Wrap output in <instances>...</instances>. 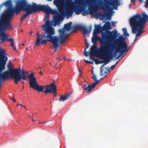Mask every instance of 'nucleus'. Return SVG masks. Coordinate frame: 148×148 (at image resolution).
Here are the masks:
<instances>
[{
  "label": "nucleus",
  "mask_w": 148,
  "mask_h": 148,
  "mask_svg": "<svg viewBox=\"0 0 148 148\" xmlns=\"http://www.w3.org/2000/svg\"><path fill=\"white\" fill-rule=\"evenodd\" d=\"M148 20V15L145 12L137 14L131 17L129 22L132 28V32L136 34L135 37L140 36L143 32L146 23Z\"/></svg>",
  "instance_id": "obj_1"
},
{
  "label": "nucleus",
  "mask_w": 148,
  "mask_h": 148,
  "mask_svg": "<svg viewBox=\"0 0 148 148\" xmlns=\"http://www.w3.org/2000/svg\"><path fill=\"white\" fill-rule=\"evenodd\" d=\"M64 2V0H55L54 1V4L56 5L58 8V12L53 15V19L51 21L49 20V14H46L44 19L45 23L44 25H47V22L49 23V25H53L56 26L57 25H59L61 23V21L64 18L66 17V16L69 15V13L65 11V8H64L62 5V3Z\"/></svg>",
  "instance_id": "obj_2"
},
{
  "label": "nucleus",
  "mask_w": 148,
  "mask_h": 148,
  "mask_svg": "<svg viewBox=\"0 0 148 148\" xmlns=\"http://www.w3.org/2000/svg\"><path fill=\"white\" fill-rule=\"evenodd\" d=\"M8 60V57L5 56V52L2 50L0 51V87L2 84V81L11 78L15 79L18 72V69H13L10 67H8V71L1 73V72L5 69V66Z\"/></svg>",
  "instance_id": "obj_3"
},
{
  "label": "nucleus",
  "mask_w": 148,
  "mask_h": 148,
  "mask_svg": "<svg viewBox=\"0 0 148 148\" xmlns=\"http://www.w3.org/2000/svg\"><path fill=\"white\" fill-rule=\"evenodd\" d=\"M33 6L28 4L25 0H17L16 3L15 8L13 9V12H9L11 21L14 16V13L17 15L19 14L21 10L26 11V13L23 14L21 18L20 21L22 22L24 19L28 17L29 15L32 12H35Z\"/></svg>",
  "instance_id": "obj_4"
},
{
  "label": "nucleus",
  "mask_w": 148,
  "mask_h": 148,
  "mask_svg": "<svg viewBox=\"0 0 148 148\" xmlns=\"http://www.w3.org/2000/svg\"><path fill=\"white\" fill-rule=\"evenodd\" d=\"M98 55L99 58L104 60L99 61V64L104 63V64H103L100 68V75L103 76L107 72L105 71L103 73L102 67L105 65L108 64L110 60L113 58V56L112 54L110 53L108 51L107 48L105 49L103 47H102L100 48H99Z\"/></svg>",
  "instance_id": "obj_5"
},
{
  "label": "nucleus",
  "mask_w": 148,
  "mask_h": 148,
  "mask_svg": "<svg viewBox=\"0 0 148 148\" xmlns=\"http://www.w3.org/2000/svg\"><path fill=\"white\" fill-rule=\"evenodd\" d=\"M76 5L74 8V10H72L69 8H65V11L69 13V15L66 16V17H69L72 15L73 13L75 12L77 15H78L81 12L83 16H85L89 14L88 10H85L84 8L83 7L85 5V3L84 0H77L75 2Z\"/></svg>",
  "instance_id": "obj_6"
},
{
  "label": "nucleus",
  "mask_w": 148,
  "mask_h": 148,
  "mask_svg": "<svg viewBox=\"0 0 148 148\" xmlns=\"http://www.w3.org/2000/svg\"><path fill=\"white\" fill-rule=\"evenodd\" d=\"M28 78L29 79V87L34 89L39 92H44L43 90L46 88V89L50 84L44 86L39 85L38 84L36 80V78L34 75V73H32L28 75Z\"/></svg>",
  "instance_id": "obj_7"
},
{
  "label": "nucleus",
  "mask_w": 148,
  "mask_h": 148,
  "mask_svg": "<svg viewBox=\"0 0 148 148\" xmlns=\"http://www.w3.org/2000/svg\"><path fill=\"white\" fill-rule=\"evenodd\" d=\"M11 20L1 17L0 18V37H8L5 33V29L12 30L13 27L10 21Z\"/></svg>",
  "instance_id": "obj_8"
},
{
  "label": "nucleus",
  "mask_w": 148,
  "mask_h": 148,
  "mask_svg": "<svg viewBox=\"0 0 148 148\" xmlns=\"http://www.w3.org/2000/svg\"><path fill=\"white\" fill-rule=\"evenodd\" d=\"M47 41L52 44L53 45L51 48L54 49V52L57 51V49L59 46L69 40V38H47Z\"/></svg>",
  "instance_id": "obj_9"
},
{
  "label": "nucleus",
  "mask_w": 148,
  "mask_h": 148,
  "mask_svg": "<svg viewBox=\"0 0 148 148\" xmlns=\"http://www.w3.org/2000/svg\"><path fill=\"white\" fill-rule=\"evenodd\" d=\"M115 41V44L118 47L121 49L120 52V55L116 58L118 59L124 53H127L129 49L130 48V47H127V43L125 40L123 39H125L126 38H118Z\"/></svg>",
  "instance_id": "obj_10"
},
{
  "label": "nucleus",
  "mask_w": 148,
  "mask_h": 148,
  "mask_svg": "<svg viewBox=\"0 0 148 148\" xmlns=\"http://www.w3.org/2000/svg\"><path fill=\"white\" fill-rule=\"evenodd\" d=\"M33 8H34L35 12L42 11L46 14L50 13L51 14H54L58 12V11L56 9H51L48 5H36V3L32 4Z\"/></svg>",
  "instance_id": "obj_11"
},
{
  "label": "nucleus",
  "mask_w": 148,
  "mask_h": 148,
  "mask_svg": "<svg viewBox=\"0 0 148 148\" xmlns=\"http://www.w3.org/2000/svg\"><path fill=\"white\" fill-rule=\"evenodd\" d=\"M47 25H41L42 30L45 32L41 37H58L56 36H53L55 34V31L54 28L51 26L52 25H49V23L47 22Z\"/></svg>",
  "instance_id": "obj_12"
},
{
  "label": "nucleus",
  "mask_w": 148,
  "mask_h": 148,
  "mask_svg": "<svg viewBox=\"0 0 148 148\" xmlns=\"http://www.w3.org/2000/svg\"><path fill=\"white\" fill-rule=\"evenodd\" d=\"M100 33L101 34V37H117L118 35L117 31L116 29H114L112 32L106 31L104 32L94 30L92 37H100L98 36V34Z\"/></svg>",
  "instance_id": "obj_13"
},
{
  "label": "nucleus",
  "mask_w": 148,
  "mask_h": 148,
  "mask_svg": "<svg viewBox=\"0 0 148 148\" xmlns=\"http://www.w3.org/2000/svg\"><path fill=\"white\" fill-rule=\"evenodd\" d=\"M4 5L7 8L6 9L4 12L2 14L1 16V18H4L7 19L11 20L10 18L9 12H13V9L15 8V7L12 8V2L11 0H8L5 2L4 3Z\"/></svg>",
  "instance_id": "obj_14"
},
{
  "label": "nucleus",
  "mask_w": 148,
  "mask_h": 148,
  "mask_svg": "<svg viewBox=\"0 0 148 148\" xmlns=\"http://www.w3.org/2000/svg\"><path fill=\"white\" fill-rule=\"evenodd\" d=\"M92 42L93 45H96L97 41H99L101 45L99 47L100 48L102 47H104L105 49L107 48L106 45L109 42V39H115L117 38H92Z\"/></svg>",
  "instance_id": "obj_15"
},
{
  "label": "nucleus",
  "mask_w": 148,
  "mask_h": 148,
  "mask_svg": "<svg viewBox=\"0 0 148 148\" xmlns=\"http://www.w3.org/2000/svg\"><path fill=\"white\" fill-rule=\"evenodd\" d=\"M85 44L86 45V47L84 49V56L86 57L88 56L89 54V53L96 54L98 50V48L97 46L93 45L91 47L89 51H86V50L88 48L89 44L87 42V40L86 38L85 39Z\"/></svg>",
  "instance_id": "obj_16"
},
{
  "label": "nucleus",
  "mask_w": 148,
  "mask_h": 148,
  "mask_svg": "<svg viewBox=\"0 0 148 148\" xmlns=\"http://www.w3.org/2000/svg\"><path fill=\"white\" fill-rule=\"evenodd\" d=\"M22 74H21V70L20 68H18V72L17 74H16V77H15V79L14 81L15 83L17 84L19 81H21V79L23 80H25L27 78H28V76L27 75V71H22Z\"/></svg>",
  "instance_id": "obj_17"
},
{
  "label": "nucleus",
  "mask_w": 148,
  "mask_h": 148,
  "mask_svg": "<svg viewBox=\"0 0 148 148\" xmlns=\"http://www.w3.org/2000/svg\"><path fill=\"white\" fill-rule=\"evenodd\" d=\"M54 82L50 84V86H48L47 89L44 91L46 94L48 93L53 92V96L56 97L57 96L56 95V86L54 84Z\"/></svg>",
  "instance_id": "obj_18"
},
{
  "label": "nucleus",
  "mask_w": 148,
  "mask_h": 148,
  "mask_svg": "<svg viewBox=\"0 0 148 148\" xmlns=\"http://www.w3.org/2000/svg\"><path fill=\"white\" fill-rule=\"evenodd\" d=\"M98 83L99 81H96V82L92 83V84L88 85L87 86V84H85L84 85V88L83 89L86 90L88 93L90 92L95 88L96 85Z\"/></svg>",
  "instance_id": "obj_19"
},
{
  "label": "nucleus",
  "mask_w": 148,
  "mask_h": 148,
  "mask_svg": "<svg viewBox=\"0 0 148 148\" xmlns=\"http://www.w3.org/2000/svg\"><path fill=\"white\" fill-rule=\"evenodd\" d=\"M106 46L107 47V48L108 49V51L110 53H111L113 55V56L114 57L117 54V52H119L120 54V51L121 50V49L119 48V47H118V48L116 49V51H114V53H113V51L112 50L114 49H115V46L114 45H112V47H111V50H110L109 49V46L108 45H106Z\"/></svg>",
  "instance_id": "obj_20"
},
{
  "label": "nucleus",
  "mask_w": 148,
  "mask_h": 148,
  "mask_svg": "<svg viewBox=\"0 0 148 148\" xmlns=\"http://www.w3.org/2000/svg\"><path fill=\"white\" fill-rule=\"evenodd\" d=\"M43 38H37L36 41L35 42L36 46H39L40 44L43 45L45 44L46 42L47 41V39H42Z\"/></svg>",
  "instance_id": "obj_21"
},
{
  "label": "nucleus",
  "mask_w": 148,
  "mask_h": 148,
  "mask_svg": "<svg viewBox=\"0 0 148 148\" xmlns=\"http://www.w3.org/2000/svg\"><path fill=\"white\" fill-rule=\"evenodd\" d=\"M81 29L83 30V34L86 35L90 33L92 29V26H90L89 28L87 29L85 27L81 26Z\"/></svg>",
  "instance_id": "obj_22"
},
{
  "label": "nucleus",
  "mask_w": 148,
  "mask_h": 148,
  "mask_svg": "<svg viewBox=\"0 0 148 148\" xmlns=\"http://www.w3.org/2000/svg\"><path fill=\"white\" fill-rule=\"evenodd\" d=\"M123 35H121L120 34L117 32V37H128L129 36V34L127 32L126 28H124L122 29Z\"/></svg>",
  "instance_id": "obj_23"
},
{
  "label": "nucleus",
  "mask_w": 148,
  "mask_h": 148,
  "mask_svg": "<svg viewBox=\"0 0 148 148\" xmlns=\"http://www.w3.org/2000/svg\"><path fill=\"white\" fill-rule=\"evenodd\" d=\"M110 3H109L110 6H112L114 8L115 10H116L117 8L116 7L119 5V1L118 0H110Z\"/></svg>",
  "instance_id": "obj_24"
},
{
  "label": "nucleus",
  "mask_w": 148,
  "mask_h": 148,
  "mask_svg": "<svg viewBox=\"0 0 148 148\" xmlns=\"http://www.w3.org/2000/svg\"><path fill=\"white\" fill-rule=\"evenodd\" d=\"M103 31H109L112 29L110 23L109 22H107L103 26Z\"/></svg>",
  "instance_id": "obj_25"
},
{
  "label": "nucleus",
  "mask_w": 148,
  "mask_h": 148,
  "mask_svg": "<svg viewBox=\"0 0 148 148\" xmlns=\"http://www.w3.org/2000/svg\"><path fill=\"white\" fill-rule=\"evenodd\" d=\"M72 24V23L71 22H69L68 23L65 24L64 25V29L66 31H70L71 28V25Z\"/></svg>",
  "instance_id": "obj_26"
},
{
  "label": "nucleus",
  "mask_w": 148,
  "mask_h": 148,
  "mask_svg": "<svg viewBox=\"0 0 148 148\" xmlns=\"http://www.w3.org/2000/svg\"><path fill=\"white\" fill-rule=\"evenodd\" d=\"M65 31L66 30L63 28L60 29L59 30L60 35L58 37H68V36H66L65 34Z\"/></svg>",
  "instance_id": "obj_27"
},
{
  "label": "nucleus",
  "mask_w": 148,
  "mask_h": 148,
  "mask_svg": "<svg viewBox=\"0 0 148 148\" xmlns=\"http://www.w3.org/2000/svg\"><path fill=\"white\" fill-rule=\"evenodd\" d=\"M94 30L98 31L101 32H103V27L100 25H95Z\"/></svg>",
  "instance_id": "obj_28"
},
{
  "label": "nucleus",
  "mask_w": 148,
  "mask_h": 148,
  "mask_svg": "<svg viewBox=\"0 0 148 148\" xmlns=\"http://www.w3.org/2000/svg\"><path fill=\"white\" fill-rule=\"evenodd\" d=\"M71 95L69 94L66 95H62L60 97L59 99V101H64L68 99L70 97Z\"/></svg>",
  "instance_id": "obj_29"
},
{
  "label": "nucleus",
  "mask_w": 148,
  "mask_h": 148,
  "mask_svg": "<svg viewBox=\"0 0 148 148\" xmlns=\"http://www.w3.org/2000/svg\"><path fill=\"white\" fill-rule=\"evenodd\" d=\"M97 8L96 7L89 6L88 11L89 14H92L97 10Z\"/></svg>",
  "instance_id": "obj_30"
},
{
  "label": "nucleus",
  "mask_w": 148,
  "mask_h": 148,
  "mask_svg": "<svg viewBox=\"0 0 148 148\" xmlns=\"http://www.w3.org/2000/svg\"><path fill=\"white\" fill-rule=\"evenodd\" d=\"M104 3L106 7L108 10H109L111 9L110 8V5H109V3H110L109 2V0H103Z\"/></svg>",
  "instance_id": "obj_31"
},
{
  "label": "nucleus",
  "mask_w": 148,
  "mask_h": 148,
  "mask_svg": "<svg viewBox=\"0 0 148 148\" xmlns=\"http://www.w3.org/2000/svg\"><path fill=\"white\" fill-rule=\"evenodd\" d=\"M81 25H77L74 26L73 27L71 32H75L78 29H81Z\"/></svg>",
  "instance_id": "obj_32"
},
{
  "label": "nucleus",
  "mask_w": 148,
  "mask_h": 148,
  "mask_svg": "<svg viewBox=\"0 0 148 148\" xmlns=\"http://www.w3.org/2000/svg\"><path fill=\"white\" fill-rule=\"evenodd\" d=\"M11 42V45L13 49L15 50L16 49V47L14 43V39L13 38H11L10 39L9 41Z\"/></svg>",
  "instance_id": "obj_33"
},
{
  "label": "nucleus",
  "mask_w": 148,
  "mask_h": 148,
  "mask_svg": "<svg viewBox=\"0 0 148 148\" xmlns=\"http://www.w3.org/2000/svg\"><path fill=\"white\" fill-rule=\"evenodd\" d=\"M117 62H116V63L115 64H114V65L112 66L110 69H109L108 67H107L106 68V70H108V71L109 72L110 71V69L111 70H113V69L116 66V64H117Z\"/></svg>",
  "instance_id": "obj_34"
},
{
  "label": "nucleus",
  "mask_w": 148,
  "mask_h": 148,
  "mask_svg": "<svg viewBox=\"0 0 148 148\" xmlns=\"http://www.w3.org/2000/svg\"><path fill=\"white\" fill-rule=\"evenodd\" d=\"M89 54L90 55V59L94 61V59H95V58H94V57L95 54L89 53Z\"/></svg>",
  "instance_id": "obj_35"
},
{
  "label": "nucleus",
  "mask_w": 148,
  "mask_h": 148,
  "mask_svg": "<svg viewBox=\"0 0 148 148\" xmlns=\"http://www.w3.org/2000/svg\"><path fill=\"white\" fill-rule=\"evenodd\" d=\"M84 61L87 64H93L94 62H93L89 61L88 60H84Z\"/></svg>",
  "instance_id": "obj_36"
},
{
  "label": "nucleus",
  "mask_w": 148,
  "mask_h": 148,
  "mask_svg": "<svg viewBox=\"0 0 148 148\" xmlns=\"http://www.w3.org/2000/svg\"><path fill=\"white\" fill-rule=\"evenodd\" d=\"M94 61L95 62V63L96 64H99V59L97 58H95L94 59Z\"/></svg>",
  "instance_id": "obj_37"
},
{
  "label": "nucleus",
  "mask_w": 148,
  "mask_h": 148,
  "mask_svg": "<svg viewBox=\"0 0 148 148\" xmlns=\"http://www.w3.org/2000/svg\"><path fill=\"white\" fill-rule=\"evenodd\" d=\"M103 17H106V19H107L109 18V17H110V16H109V15L108 14H106L104 15Z\"/></svg>",
  "instance_id": "obj_38"
},
{
  "label": "nucleus",
  "mask_w": 148,
  "mask_h": 148,
  "mask_svg": "<svg viewBox=\"0 0 148 148\" xmlns=\"http://www.w3.org/2000/svg\"><path fill=\"white\" fill-rule=\"evenodd\" d=\"M92 78L94 81H96L97 80V78L96 76L94 75H93V76H92L91 77Z\"/></svg>",
  "instance_id": "obj_39"
},
{
  "label": "nucleus",
  "mask_w": 148,
  "mask_h": 148,
  "mask_svg": "<svg viewBox=\"0 0 148 148\" xmlns=\"http://www.w3.org/2000/svg\"><path fill=\"white\" fill-rule=\"evenodd\" d=\"M12 64L11 62V61H9L7 65L8 67H11Z\"/></svg>",
  "instance_id": "obj_40"
},
{
  "label": "nucleus",
  "mask_w": 148,
  "mask_h": 148,
  "mask_svg": "<svg viewBox=\"0 0 148 148\" xmlns=\"http://www.w3.org/2000/svg\"><path fill=\"white\" fill-rule=\"evenodd\" d=\"M146 1L145 2L146 5L145 6L146 8H147L148 7V0H146Z\"/></svg>",
  "instance_id": "obj_41"
},
{
  "label": "nucleus",
  "mask_w": 148,
  "mask_h": 148,
  "mask_svg": "<svg viewBox=\"0 0 148 148\" xmlns=\"http://www.w3.org/2000/svg\"><path fill=\"white\" fill-rule=\"evenodd\" d=\"M115 25V23L114 22H112V26L113 27H114Z\"/></svg>",
  "instance_id": "obj_42"
},
{
  "label": "nucleus",
  "mask_w": 148,
  "mask_h": 148,
  "mask_svg": "<svg viewBox=\"0 0 148 148\" xmlns=\"http://www.w3.org/2000/svg\"><path fill=\"white\" fill-rule=\"evenodd\" d=\"M29 117L31 118L32 119V114L31 113H30L29 114Z\"/></svg>",
  "instance_id": "obj_43"
},
{
  "label": "nucleus",
  "mask_w": 148,
  "mask_h": 148,
  "mask_svg": "<svg viewBox=\"0 0 148 148\" xmlns=\"http://www.w3.org/2000/svg\"><path fill=\"white\" fill-rule=\"evenodd\" d=\"M131 2L132 3H133L134 4H135V0H131Z\"/></svg>",
  "instance_id": "obj_44"
},
{
  "label": "nucleus",
  "mask_w": 148,
  "mask_h": 148,
  "mask_svg": "<svg viewBox=\"0 0 148 148\" xmlns=\"http://www.w3.org/2000/svg\"><path fill=\"white\" fill-rule=\"evenodd\" d=\"M3 5H4V3H2L0 5V9L2 8Z\"/></svg>",
  "instance_id": "obj_45"
},
{
  "label": "nucleus",
  "mask_w": 148,
  "mask_h": 148,
  "mask_svg": "<svg viewBox=\"0 0 148 148\" xmlns=\"http://www.w3.org/2000/svg\"><path fill=\"white\" fill-rule=\"evenodd\" d=\"M11 99L12 100H13V101L14 102H16V100H15V99H14V98H11Z\"/></svg>",
  "instance_id": "obj_46"
},
{
  "label": "nucleus",
  "mask_w": 148,
  "mask_h": 148,
  "mask_svg": "<svg viewBox=\"0 0 148 148\" xmlns=\"http://www.w3.org/2000/svg\"><path fill=\"white\" fill-rule=\"evenodd\" d=\"M85 1H86V2L87 3L88 5V6H89L88 0H85Z\"/></svg>",
  "instance_id": "obj_47"
},
{
  "label": "nucleus",
  "mask_w": 148,
  "mask_h": 148,
  "mask_svg": "<svg viewBox=\"0 0 148 148\" xmlns=\"http://www.w3.org/2000/svg\"><path fill=\"white\" fill-rule=\"evenodd\" d=\"M137 38H135L134 40V42L133 43H132V44H133V43H134L135 41L137 40Z\"/></svg>",
  "instance_id": "obj_48"
},
{
  "label": "nucleus",
  "mask_w": 148,
  "mask_h": 148,
  "mask_svg": "<svg viewBox=\"0 0 148 148\" xmlns=\"http://www.w3.org/2000/svg\"><path fill=\"white\" fill-rule=\"evenodd\" d=\"M103 79V77H102V78H100V79H99V80H98L97 81H99V82L101 80Z\"/></svg>",
  "instance_id": "obj_49"
},
{
  "label": "nucleus",
  "mask_w": 148,
  "mask_h": 148,
  "mask_svg": "<svg viewBox=\"0 0 148 148\" xmlns=\"http://www.w3.org/2000/svg\"><path fill=\"white\" fill-rule=\"evenodd\" d=\"M81 70L80 69H79V76H81Z\"/></svg>",
  "instance_id": "obj_50"
},
{
  "label": "nucleus",
  "mask_w": 148,
  "mask_h": 148,
  "mask_svg": "<svg viewBox=\"0 0 148 148\" xmlns=\"http://www.w3.org/2000/svg\"><path fill=\"white\" fill-rule=\"evenodd\" d=\"M143 0H139V1L140 2V3H141L142 2Z\"/></svg>",
  "instance_id": "obj_51"
},
{
  "label": "nucleus",
  "mask_w": 148,
  "mask_h": 148,
  "mask_svg": "<svg viewBox=\"0 0 148 148\" xmlns=\"http://www.w3.org/2000/svg\"><path fill=\"white\" fill-rule=\"evenodd\" d=\"M92 74L93 75H94V72L92 70Z\"/></svg>",
  "instance_id": "obj_52"
},
{
  "label": "nucleus",
  "mask_w": 148,
  "mask_h": 148,
  "mask_svg": "<svg viewBox=\"0 0 148 148\" xmlns=\"http://www.w3.org/2000/svg\"><path fill=\"white\" fill-rule=\"evenodd\" d=\"M18 105H21V106H23L21 105V104H18Z\"/></svg>",
  "instance_id": "obj_53"
},
{
  "label": "nucleus",
  "mask_w": 148,
  "mask_h": 148,
  "mask_svg": "<svg viewBox=\"0 0 148 148\" xmlns=\"http://www.w3.org/2000/svg\"><path fill=\"white\" fill-rule=\"evenodd\" d=\"M39 73L40 74H42V72L41 71H40L39 72Z\"/></svg>",
  "instance_id": "obj_54"
},
{
  "label": "nucleus",
  "mask_w": 148,
  "mask_h": 148,
  "mask_svg": "<svg viewBox=\"0 0 148 148\" xmlns=\"http://www.w3.org/2000/svg\"><path fill=\"white\" fill-rule=\"evenodd\" d=\"M43 123L42 122H39L38 123V124H41V123Z\"/></svg>",
  "instance_id": "obj_55"
},
{
  "label": "nucleus",
  "mask_w": 148,
  "mask_h": 148,
  "mask_svg": "<svg viewBox=\"0 0 148 148\" xmlns=\"http://www.w3.org/2000/svg\"><path fill=\"white\" fill-rule=\"evenodd\" d=\"M28 73H29V72L27 71V74H26L27 75H28Z\"/></svg>",
  "instance_id": "obj_56"
},
{
  "label": "nucleus",
  "mask_w": 148,
  "mask_h": 148,
  "mask_svg": "<svg viewBox=\"0 0 148 148\" xmlns=\"http://www.w3.org/2000/svg\"><path fill=\"white\" fill-rule=\"evenodd\" d=\"M32 120L33 121H35V120H33L32 118Z\"/></svg>",
  "instance_id": "obj_57"
},
{
  "label": "nucleus",
  "mask_w": 148,
  "mask_h": 148,
  "mask_svg": "<svg viewBox=\"0 0 148 148\" xmlns=\"http://www.w3.org/2000/svg\"><path fill=\"white\" fill-rule=\"evenodd\" d=\"M37 37H40L39 36V35H38V36H37Z\"/></svg>",
  "instance_id": "obj_58"
},
{
  "label": "nucleus",
  "mask_w": 148,
  "mask_h": 148,
  "mask_svg": "<svg viewBox=\"0 0 148 148\" xmlns=\"http://www.w3.org/2000/svg\"><path fill=\"white\" fill-rule=\"evenodd\" d=\"M23 84H24V82L23 81H20Z\"/></svg>",
  "instance_id": "obj_59"
},
{
  "label": "nucleus",
  "mask_w": 148,
  "mask_h": 148,
  "mask_svg": "<svg viewBox=\"0 0 148 148\" xmlns=\"http://www.w3.org/2000/svg\"><path fill=\"white\" fill-rule=\"evenodd\" d=\"M22 45L23 46L25 45L24 44V43L22 44Z\"/></svg>",
  "instance_id": "obj_60"
},
{
  "label": "nucleus",
  "mask_w": 148,
  "mask_h": 148,
  "mask_svg": "<svg viewBox=\"0 0 148 148\" xmlns=\"http://www.w3.org/2000/svg\"><path fill=\"white\" fill-rule=\"evenodd\" d=\"M102 8V9H104V8L103 7H102V8Z\"/></svg>",
  "instance_id": "obj_61"
},
{
  "label": "nucleus",
  "mask_w": 148,
  "mask_h": 148,
  "mask_svg": "<svg viewBox=\"0 0 148 148\" xmlns=\"http://www.w3.org/2000/svg\"><path fill=\"white\" fill-rule=\"evenodd\" d=\"M37 114V113H34V114Z\"/></svg>",
  "instance_id": "obj_62"
},
{
  "label": "nucleus",
  "mask_w": 148,
  "mask_h": 148,
  "mask_svg": "<svg viewBox=\"0 0 148 148\" xmlns=\"http://www.w3.org/2000/svg\"><path fill=\"white\" fill-rule=\"evenodd\" d=\"M50 102L51 103L52 102L51 100H50Z\"/></svg>",
  "instance_id": "obj_63"
},
{
  "label": "nucleus",
  "mask_w": 148,
  "mask_h": 148,
  "mask_svg": "<svg viewBox=\"0 0 148 148\" xmlns=\"http://www.w3.org/2000/svg\"><path fill=\"white\" fill-rule=\"evenodd\" d=\"M64 60H65V57H64Z\"/></svg>",
  "instance_id": "obj_64"
}]
</instances>
